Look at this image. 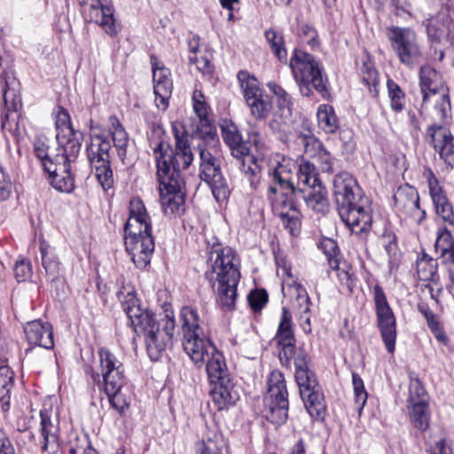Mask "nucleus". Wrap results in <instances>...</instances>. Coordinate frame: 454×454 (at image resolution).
<instances>
[{"mask_svg":"<svg viewBox=\"0 0 454 454\" xmlns=\"http://www.w3.org/2000/svg\"><path fill=\"white\" fill-rule=\"evenodd\" d=\"M275 339L281 348L278 353L281 364L290 367L294 360L295 381L307 411L312 418L323 419L326 409L325 395L313 370L310 356L305 349L296 348L293 317L286 307L282 308Z\"/></svg>","mask_w":454,"mask_h":454,"instance_id":"f257e3e1","label":"nucleus"},{"mask_svg":"<svg viewBox=\"0 0 454 454\" xmlns=\"http://www.w3.org/2000/svg\"><path fill=\"white\" fill-rule=\"evenodd\" d=\"M296 168V164L290 159H283L270 170L271 183L268 187V199L272 200L271 195L275 196L280 192L293 208L298 202H303L307 207L317 213L327 212V190L319 180L314 164L304 161L299 165L296 172L298 182L294 184L293 177Z\"/></svg>","mask_w":454,"mask_h":454,"instance_id":"f03ea898","label":"nucleus"},{"mask_svg":"<svg viewBox=\"0 0 454 454\" xmlns=\"http://www.w3.org/2000/svg\"><path fill=\"white\" fill-rule=\"evenodd\" d=\"M333 184L334 201L342 222L353 233L369 231L372 210L356 179L348 172H340L334 176Z\"/></svg>","mask_w":454,"mask_h":454,"instance_id":"7ed1b4c3","label":"nucleus"},{"mask_svg":"<svg viewBox=\"0 0 454 454\" xmlns=\"http://www.w3.org/2000/svg\"><path fill=\"white\" fill-rule=\"evenodd\" d=\"M234 259L235 254L232 248L223 247L217 240L212 243L207 259L211 272L207 273L206 276L213 288L215 281L218 283L217 302L227 310L235 308L237 286L240 278V272L234 263Z\"/></svg>","mask_w":454,"mask_h":454,"instance_id":"20e7f679","label":"nucleus"},{"mask_svg":"<svg viewBox=\"0 0 454 454\" xmlns=\"http://www.w3.org/2000/svg\"><path fill=\"white\" fill-rule=\"evenodd\" d=\"M125 246L137 268L145 269L154 252L151 219L143 201L137 198L129 202V216L125 223Z\"/></svg>","mask_w":454,"mask_h":454,"instance_id":"39448f33","label":"nucleus"},{"mask_svg":"<svg viewBox=\"0 0 454 454\" xmlns=\"http://www.w3.org/2000/svg\"><path fill=\"white\" fill-rule=\"evenodd\" d=\"M289 67L300 91L304 97H310L313 90L324 98H328V78L323 74V68L311 54L294 49L289 61Z\"/></svg>","mask_w":454,"mask_h":454,"instance_id":"423d86ee","label":"nucleus"},{"mask_svg":"<svg viewBox=\"0 0 454 454\" xmlns=\"http://www.w3.org/2000/svg\"><path fill=\"white\" fill-rule=\"evenodd\" d=\"M209 348L213 353L205 363L207 378L212 386L210 395L217 410L221 411L235 404L239 395L231 379L223 355L215 346H210Z\"/></svg>","mask_w":454,"mask_h":454,"instance_id":"0eeeda50","label":"nucleus"},{"mask_svg":"<svg viewBox=\"0 0 454 454\" xmlns=\"http://www.w3.org/2000/svg\"><path fill=\"white\" fill-rule=\"evenodd\" d=\"M180 318L184 338V349L193 363L200 367L213 353L209 347L215 346L211 340L206 338L199 322L197 310L190 306L181 309Z\"/></svg>","mask_w":454,"mask_h":454,"instance_id":"6e6552de","label":"nucleus"},{"mask_svg":"<svg viewBox=\"0 0 454 454\" xmlns=\"http://www.w3.org/2000/svg\"><path fill=\"white\" fill-rule=\"evenodd\" d=\"M222 137L231 150V155L237 159L239 168L250 178V184L256 188L261 173V162L249 153L248 143L245 142L238 127L231 121H224L221 125Z\"/></svg>","mask_w":454,"mask_h":454,"instance_id":"1a4fd4ad","label":"nucleus"},{"mask_svg":"<svg viewBox=\"0 0 454 454\" xmlns=\"http://www.w3.org/2000/svg\"><path fill=\"white\" fill-rule=\"evenodd\" d=\"M263 416L272 424L282 425L288 417V393L284 374L275 370L268 379Z\"/></svg>","mask_w":454,"mask_h":454,"instance_id":"9d476101","label":"nucleus"},{"mask_svg":"<svg viewBox=\"0 0 454 454\" xmlns=\"http://www.w3.org/2000/svg\"><path fill=\"white\" fill-rule=\"evenodd\" d=\"M157 168V179L160 188L184 189L185 182L181 174L183 157L173 152L168 145L164 147L162 142L153 149Z\"/></svg>","mask_w":454,"mask_h":454,"instance_id":"9b49d317","label":"nucleus"},{"mask_svg":"<svg viewBox=\"0 0 454 454\" xmlns=\"http://www.w3.org/2000/svg\"><path fill=\"white\" fill-rule=\"evenodd\" d=\"M198 144L200 153L199 176L211 189L214 198L217 201H223L230 195V188L227 180L223 176L220 160L213 155L211 150L207 147L205 142Z\"/></svg>","mask_w":454,"mask_h":454,"instance_id":"f8f14e48","label":"nucleus"},{"mask_svg":"<svg viewBox=\"0 0 454 454\" xmlns=\"http://www.w3.org/2000/svg\"><path fill=\"white\" fill-rule=\"evenodd\" d=\"M175 325L173 313L166 314L160 319L155 318L150 323V326L137 333L144 335L151 360L157 361L161 353L171 344Z\"/></svg>","mask_w":454,"mask_h":454,"instance_id":"ddd939ff","label":"nucleus"},{"mask_svg":"<svg viewBox=\"0 0 454 454\" xmlns=\"http://www.w3.org/2000/svg\"><path fill=\"white\" fill-rule=\"evenodd\" d=\"M387 38L402 64L410 68L419 64L422 54L413 29L391 26L387 27Z\"/></svg>","mask_w":454,"mask_h":454,"instance_id":"4468645a","label":"nucleus"},{"mask_svg":"<svg viewBox=\"0 0 454 454\" xmlns=\"http://www.w3.org/2000/svg\"><path fill=\"white\" fill-rule=\"evenodd\" d=\"M237 78L243 90L244 98L251 114L255 119H265L271 110L270 97L258 86L254 76L247 71H239Z\"/></svg>","mask_w":454,"mask_h":454,"instance_id":"2eb2a0df","label":"nucleus"},{"mask_svg":"<svg viewBox=\"0 0 454 454\" xmlns=\"http://www.w3.org/2000/svg\"><path fill=\"white\" fill-rule=\"evenodd\" d=\"M373 296L381 338L387 351L393 353L396 339V325L394 313L380 286L376 285L373 287Z\"/></svg>","mask_w":454,"mask_h":454,"instance_id":"dca6fc26","label":"nucleus"},{"mask_svg":"<svg viewBox=\"0 0 454 454\" xmlns=\"http://www.w3.org/2000/svg\"><path fill=\"white\" fill-rule=\"evenodd\" d=\"M393 200L395 210L400 218L410 219L418 224L426 218V211L419 206V192L413 186L408 184L399 186Z\"/></svg>","mask_w":454,"mask_h":454,"instance_id":"f3484780","label":"nucleus"},{"mask_svg":"<svg viewBox=\"0 0 454 454\" xmlns=\"http://www.w3.org/2000/svg\"><path fill=\"white\" fill-rule=\"evenodd\" d=\"M27 340L33 345L25 350V356L27 362L32 363L34 355H37L40 348L52 349L54 348L53 331L49 323H43L42 320L28 322L24 326Z\"/></svg>","mask_w":454,"mask_h":454,"instance_id":"a211bd4d","label":"nucleus"},{"mask_svg":"<svg viewBox=\"0 0 454 454\" xmlns=\"http://www.w3.org/2000/svg\"><path fill=\"white\" fill-rule=\"evenodd\" d=\"M98 356L104 380L105 392L121 390L125 380L122 363L107 348H100Z\"/></svg>","mask_w":454,"mask_h":454,"instance_id":"6ab92c4d","label":"nucleus"},{"mask_svg":"<svg viewBox=\"0 0 454 454\" xmlns=\"http://www.w3.org/2000/svg\"><path fill=\"white\" fill-rule=\"evenodd\" d=\"M40 438L38 445L43 452L57 453L59 448V419L57 411L43 410L40 411Z\"/></svg>","mask_w":454,"mask_h":454,"instance_id":"aec40b11","label":"nucleus"},{"mask_svg":"<svg viewBox=\"0 0 454 454\" xmlns=\"http://www.w3.org/2000/svg\"><path fill=\"white\" fill-rule=\"evenodd\" d=\"M118 298L121 302V307L134 328L138 333L141 330L150 326V323L156 318V315L148 309H142L138 299L133 291L127 294L118 293Z\"/></svg>","mask_w":454,"mask_h":454,"instance_id":"412c9836","label":"nucleus"},{"mask_svg":"<svg viewBox=\"0 0 454 454\" xmlns=\"http://www.w3.org/2000/svg\"><path fill=\"white\" fill-rule=\"evenodd\" d=\"M83 5L89 6L90 21L95 22L110 36L118 33L114 8L107 4L106 0H95L94 2L83 1Z\"/></svg>","mask_w":454,"mask_h":454,"instance_id":"4be33fe9","label":"nucleus"},{"mask_svg":"<svg viewBox=\"0 0 454 454\" xmlns=\"http://www.w3.org/2000/svg\"><path fill=\"white\" fill-rule=\"evenodd\" d=\"M294 143L299 147H301L303 152L309 156H314L317 151H318L323 164V171H333V160L332 157L310 129H306L304 131L296 130Z\"/></svg>","mask_w":454,"mask_h":454,"instance_id":"5701e85b","label":"nucleus"},{"mask_svg":"<svg viewBox=\"0 0 454 454\" xmlns=\"http://www.w3.org/2000/svg\"><path fill=\"white\" fill-rule=\"evenodd\" d=\"M193 108L200 118V124L197 125L196 130L193 131L192 138H199L205 143L215 144L217 142L215 128L206 120L207 115V105L205 102L199 100L196 95L193 97Z\"/></svg>","mask_w":454,"mask_h":454,"instance_id":"b1692460","label":"nucleus"},{"mask_svg":"<svg viewBox=\"0 0 454 454\" xmlns=\"http://www.w3.org/2000/svg\"><path fill=\"white\" fill-rule=\"evenodd\" d=\"M427 36L430 41V50L437 56L439 61H442L445 56V49L442 47L443 41L449 42L448 32L444 25L438 20H429L427 23Z\"/></svg>","mask_w":454,"mask_h":454,"instance_id":"393cba45","label":"nucleus"},{"mask_svg":"<svg viewBox=\"0 0 454 454\" xmlns=\"http://www.w3.org/2000/svg\"><path fill=\"white\" fill-rule=\"evenodd\" d=\"M112 148L110 140L104 135H94L90 143L86 146L87 157L90 163H107L110 161L109 151Z\"/></svg>","mask_w":454,"mask_h":454,"instance_id":"a878e982","label":"nucleus"},{"mask_svg":"<svg viewBox=\"0 0 454 454\" xmlns=\"http://www.w3.org/2000/svg\"><path fill=\"white\" fill-rule=\"evenodd\" d=\"M172 132L176 141L175 151L177 155L183 157V168H188L193 160V155L188 140V131L184 129L181 122L172 123Z\"/></svg>","mask_w":454,"mask_h":454,"instance_id":"bb28decb","label":"nucleus"},{"mask_svg":"<svg viewBox=\"0 0 454 454\" xmlns=\"http://www.w3.org/2000/svg\"><path fill=\"white\" fill-rule=\"evenodd\" d=\"M286 197L281 196V200L279 203H278L275 207L277 210L279 207L281 210L279 211V216L282 219L283 223L289 230L292 235H297L300 231L301 227V220H300V207L301 203L298 202L297 206L293 208L289 203H286Z\"/></svg>","mask_w":454,"mask_h":454,"instance_id":"cd10ccee","label":"nucleus"},{"mask_svg":"<svg viewBox=\"0 0 454 454\" xmlns=\"http://www.w3.org/2000/svg\"><path fill=\"white\" fill-rule=\"evenodd\" d=\"M109 132L118 157L124 163L129 145V135L115 115L109 117Z\"/></svg>","mask_w":454,"mask_h":454,"instance_id":"c85d7f7f","label":"nucleus"},{"mask_svg":"<svg viewBox=\"0 0 454 454\" xmlns=\"http://www.w3.org/2000/svg\"><path fill=\"white\" fill-rule=\"evenodd\" d=\"M40 253L42 266L49 281L54 282L60 276V267L58 257L53 253L50 245L44 240L40 241Z\"/></svg>","mask_w":454,"mask_h":454,"instance_id":"c756f323","label":"nucleus"},{"mask_svg":"<svg viewBox=\"0 0 454 454\" xmlns=\"http://www.w3.org/2000/svg\"><path fill=\"white\" fill-rule=\"evenodd\" d=\"M53 168H56V172L48 173L52 186L60 192H70L74 186V177L70 173V164L59 162L56 163Z\"/></svg>","mask_w":454,"mask_h":454,"instance_id":"7c9ffc66","label":"nucleus"},{"mask_svg":"<svg viewBox=\"0 0 454 454\" xmlns=\"http://www.w3.org/2000/svg\"><path fill=\"white\" fill-rule=\"evenodd\" d=\"M439 79L440 75L434 68L429 66L420 67L419 86L424 103L428 99L430 95H437Z\"/></svg>","mask_w":454,"mask_h":454,"instance_id":"2f4dec72","label":"nucleus"},{"mask_svg":"<svg viewBox=\"0 0 454 454\" xmlns=\"http://www.w3.org/2000/svg\"><path fill=\"white\" fill-rule=\"evenodd\" d=\"M161 206L166 215L179 212L184 203V189L160 188Z\"/></svg>","mask_w":454,"mask_h":454,"instance_id":"473e14b6","label":"nucleus"},{"mask_svg":"<svg viewBox=\"0 0 454 454\" xmlns=\"http://www.w3.org/2000/svg\"><path fill=\"white\" fill-rule=\"evenodd\" d=\"M416 263L417 274L420 280L432 282L438 281V263L435 259L423 252L418 256Z\"/></svg>","mask_w":454,"mask_h":454,"instance_id":"72a5a7b5","label":"nucleus"},{"mask_svg":"<svg viewBox=\"0 0 454 454\" xmlns=\"http://www.w3.org/2000/svg\"><path fill=\"white\" fill-rule=\"evenodd\" d=\"M63 454H98V451L91 447L90 442L87 435L76 434H71L69 441L62 448Z\"/></svg>","mask_w":454,"mask_h":454,"instance_id":"f704fd0d","label":"nucleus"},{"mask_svg":"<svg viewBox=\"0 0 454 454\" xmlns=\"http://www.w3.org/2000/svg\"><path fill=\"white\" fill-rule=\"evenodd\" d=\"M317 122L319 128L326 134H333L339 129V120L334 109L329 105H321L317 110Z\"/></svg>","mask_w":454,"mask_h":454,"instance_id":"c9c22d12","label":"nucleus"},{"mask_svg":"<svg viewBox=\"0 0 454 454\" xmlns=\"http://www.w3.org/2000/svg\"><path fill=\"white\" fill-rule=\"evenodd\" d=\"M410 418L413 426L419 430L426 431L430 423V412L428 403L410 404Z\"/></svg>","mask_w":454,"mask_h":454,"instance_id":"e433bc0d","label":"nucleus"},{"mask_svg":"<svg viewBox=\"0 0 454 454\" xmlns=\"http://www.w3.org/2000/svg\"><path fill=\"white\" fill-rule=\"evenodd\" d=\"M63 143H59L62 145L61 155L59 158L62 162H68L70 164L71 158L75 159L79 154L82 146V134L77 136L74 132V136H67L66 138H61Z\"/></svg>","mask_w":454,"mask_h":454,"instance_id":"4c0bfd02","label":"nucleus"},{"mask_svg":"<svg viewBox=\"0 0 454 454\" xmlns=\"http://www.w3.org/2000/svg\"><path fill=\"white\" fill-rule=\"evenodd\" d=\"M264 35L272 52L278 59L279 61H286L287 51L285 47L284 35L273 28L267 29Z\"/></svg>","mask_w":454,"mask_h":454,"instance_id":"58836bf2","label":"nucleus"},{"mask_svg":"<svg viewBox=\"0 0 454 454\" xmlns=\"http://www.w3.org/2000/svg\"><path fill=\"white\" fill-rule=\"evenodd\" d=\"M13 386L12 373L6 368L0 369V403L4 411L10 407V392Z\"/></svg>","mask_w":454,"mask_h":454,"instance_id":"ea45409f","label":"nucleus"},{"mask_svg":"<svg viewBox=\"0 0 454 454\" xmlns=\"http://www.w3.org/2000/svg\"><path fill=\"white\" fill-rule=\"evenodd\" d=\"M95 176L102 188L107 191L114 187V178L110 161L107 163H90Z\"/></svg>","mask_w":454,"mask_h":454,"instance_id":"a19ab883","label":"nucleus"},{"mask_svg":"<svg viewBox=\"0 0 454 454\" xmlns=\"http://www.w3.org/2000/svg\"><path fill=\"white\" fill-rule=\"evenodd\" d=\"M48 149L49 146L43 139L37 138L35 140L34 152L35 156L40 160L44 171L47 173H54L56 172V168H53V166L56 163H53V160L50 156Z\"/></svg>","mask_w":454,"mask_h":454,"instance_id":"79ce46f5","label":"nucleus"},{"mask_svg":"<svg viewBox=\"0 0 454 454\" xmlns=\"http://www.w3.org/2000/svg\"><path fill=\"white\" fill-rule=\"evenodd\" d=\"M388 98L390 99L391 109L395 113H400L404 108L405 95L400 86L393 80L387 82Z\"/></svg>","mask_w":454,"mask_h":454,"instance_id":"37998d69","label":"nucleus"},{"mask_svg":"<svg viewBox=\"0 0 454 454\" xmlns=\"http://www.w3.org/2000/svg\"><path fill=\"white\" fill-rule=\"evenodd\" d=\"M56 128L58 133L56 135V138L59 143H63L61 138H66L67 136H74V130L71 126L70 116L68 113L61 109L57 115L56 118Z\"/></svg>","mask_w":454,"mask_h":454,"instance_id":"c03bdc74","label":"nucleus"},{"mask_svg":"<svg viewBox=\"0 0 454 454\" xmlns=\"http://www.w3.org/2000/svg\"><path fill=\"white\" fill-rule=\"evenodd\" d=\"M449 137H444L437 144V146H434V149L439 153L440 158L442 159L445 163L452 166L454 161V136L451 132H449Z\"/></svg>","mask_w":454,"mask_h":454,"instance_id":"a18cd8bd","label":"nucleus"},{"mask_svg":"<svg viewBox=\"0 0 454 454\" xmlns=\"http://www.w3.org/2000/svg\"><path fill=\"white\" fill-rule=\"evenodd\" d=\"M267 87L276 96L278 106L283 111L282 114L286 112L291 114L292 101L289 94L281 86L273 82H268Z\"/></svg>","mask_w":454,"mask_h":454,"instance_id":"49530a36","label":"nucleus"},{"mask_svg":"<svg viewBox=\"0 0 454 454\" xmlns=\"http://www.w3.org/2000/svg\"><path fill=\"white\" fill-rule=\"evenodd\" d=\"M362 82L368 87L371 92L378 93L379 75L372 63L364 62L361 68Z\"/></svg>","mask_w":454,"mask_h":454,"instance_id":"de8ad7c7","label":"nucleus"},{"mask_svg":"<svg viewBox=\"0 0 454 454\" xmlns=\"http://www.w3.org/2000/svg\"><path fill=\"white\" fill-rule=\"evenodd\" d=\"M153 91L155 94V100L157 106L161 109H166L168 106V100L172 91V82L163 81L153 85Z\"/></svg>","mask_w":454,"mask_h":454,"instance_id":"09e8293b","label":"nucleus"},{"mask_svg":"<svg viewBox=\"0 0 454 454\" xmlns=\"http://www.w3.org/2000/svg\"><path fill=\"white\" fill-rule=\"evenodd\" d=\"M108 396L111 406L121 415H123L129 409L130 398L121 390L106 393Z\"/></svg>","mask_w":454,"mask_h":454,"instance_id":"8fccbe9b","label":"nucleus"},{"mask_svg":"<svg viewBox=\"0 0 454 454\" xmlns=\"http://www.w3.org/2000/svg\"><path fill=\"white\" fill-rule=\"evenodd\" d=\"M450 130L442 124L433 123L427 129V139L429 145L433 147L437 146V144L441 142L444 137H449V132Z\"/></svg>","mask_w":454,"mask_h":454,"instance_id":"3c124183","label":"nucleus"},{"mask_svg":"<svg viewBox=\"0 0 454 454\" xmlns=\"http://www.w3.org/2000/svg\"><path fill=\"white\" fill-rule=\"evenodd\" d=\"M450 130L442 124L433 123L427 129V139L429 145L433 147L437 146V144L441 142L444 137H449V132Z\"/></svg>","mask_w":454,"mask_h":454,"instance_id":"603ef678","label":"nucleus"},{"mask_svg":"<svg viewBox=\"0 0 454 454\" xmlns=\"http://www.w3.org/2000/svg\"><path fill=\"white\" fill-rule=\"evenodd\" d=\"M321 246L330 267L333 270L337 269L339 266L338 256L340 254L337 243L333 239H326L322 241Z\"/></svg>","mask_w":454,"mask_h":454,"instance_id":"864d4df0","label":"nucleus"},{"mask_svg":"<svg viewBox=\"0 0 454 454\" xmlns=\"http://www.w3.org/2000/svg\"><path fill=\"white\" fill-rule=\"evenodd\" d=\"M352 384L355 394V402L356 403L359 410H362L367 401V392L364 388V381L358 373H352Z\"/></svg>","mask_w":454,"mask_h":454,"instance_id":"5fc2aeb1","label":"nucleus"},{"mask_svg":"<svg viewBox=\"0 0 454 454\" xmlns=\"http://www.w3.org/2000/svg\"><path fill=\"white\" fill-rule=\"evenodd\" d=\"M409 404L428 403V396L420 381L416 380L410 385Z\"/></svg>","mask_w":454,"mask_h":454,"instance_id":"6e6d98bb","label":"nucleus"},{"mask_svg":"<svg viewBox=\"0 0 454 454\" xmlns=\"http://www.w3.org/2000/svg\"><path fill=\"white\" fill-rule=\"evenodd\" d=\"M14 277L18 282H25L32 275V265L29 260H17L13 268Z\"/></svg>","mask_w":454,"mask_h":454,"instance_id":"4d7b16f0","label":"nucleus"},{"mask_svg":"<svg viewBox=\"0 0 454 454\" xmlns=\"http://www.w3.org/2000/svg\"><path fill=\"white\" fill-rule=\"evenodd\" d=\"M434 111L435 117L441 121H444L448 118L450 112V103L448 94L443 92L439 96V99L435 101Z\"/></svg>","mask_w":454,"mask_h":454,"instance_id":"13d9d810","label":"nucleus"},{"mask_svg":"<svg viewBox=\"0 0 454 454\" xmlns=\"http://www.w3.org/2000/svg\"><path fill=\"white\" fill-rule=\"evenodd\" d=\"M247 300L251 309L259 311L267 303L268 294L265 290H254L248 294Z\"/></svg>","mask_w":454,"mask_h":454,"instance_id":"bf43d9fd","label":"nucleus"},{"mask_svg":"<svg viewBox=\"0 0 454 454\" xmlns=\"http://www.w3.org/2000/svg\"><path fill=\"white\" fill-rule=\"evenodd\" d=\"M427 327L439 343L446 347L449 346L450 338L445 333L443 325L439 318L428 324Z\"/></svg>","mask_w":454,"mask_h":454,"instance_id":"052dcab7","label":"nucleus"},{"mask_svg":"<svg viewBox=\"0 0 454 454\" xmlns=\"http://www.w3.org/2000/svg\"><path fill=\"white\" fill-rule=\"evenodd\" d=\"M294 285L297 292L296 301L298 302V305L300 309H302L303 314H309L310 310L309 307L311 301L308 295V293L301 284L294 282Z\"/></svg>","mask_w":454,"mask_h":454,"instance_id":"680f3d73","label":"nucleus"},{"mask_svg":"<svg viewBox=\"0 0 454 454\" xmlns=\"http://www.w3.org/2000/svg\"><path fill=\"white\" fill-rule=\"evenodd\" d=\"M336 270H338L337 277L342 287L345 288L348 293H352L356 285L354 274L344 269H340L339 267Z\"/></svg>","mask_w":454,"mask_h":454,"instance_id":"e2e57ef3","label":"nucleus"},{"mask_svg":"<svg viewBox=\"0 0 454 454\" xmlns=\"http://www.w3.org/2000/svg\"><path fill=\"white\" fill-rule=\"evenodd\" d=\"M189 62L191 64L196 65L197 69L203 74H210L214 68L210 59L206 55L201 56L200 58H198L196 55L190 56Z\"/></svg>","mask_w":454,"mask_h":454,"instance_id":"0e129e2a","label":"nucleus"},{"mask_svg":"<svg viewBox=\"0 0 454 454\" xmlns=\"http://www.w3.org/2000/svg\"><path fill=\"white\" fill-rule=\"evenodd\" d=\"M12 187L9 176L0 168V200H5L10 197Z\"/></svg>","mask_w":454,"mask_h":454,"instance_id":"69168bd1","label":"nucleus"},{"mask_svg":"<svg viewBox=\"0 0 454 454\" xmlns=\"http://www.w3.org/2000/svg\"><path fill=\"white\" fill-rule=\"evenodd\" d=\"M381 242L389 256L395 254L396 237L393 231H386L381 236Z\"/></svg>","mask_w":454,"mask_h":454,"instance_id":"338daca9","label":"nucleus"},{"mask_svg":"<svg viewBox=\"0 0 454 454\" xmlns=\"http://www.w3.org/2000/svg\"><path fill=\"white\" fill-rule=\"evenodd\" d=\"M4 101L5 107L9 111L17 112L19 108L21 106V102L20 98H17L14 93L10 90H5L4 91Z\"/></svg>","mask_w":454,"mask_h":454,"instance_id":"774afa93","label":"nucleus"}]
</instances>
